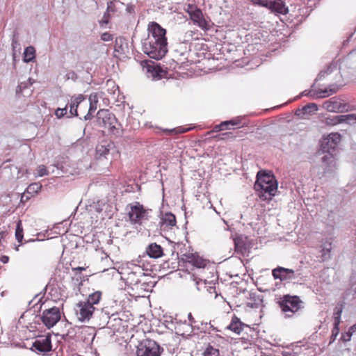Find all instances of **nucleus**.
Returning <instances> with one entry per match:
<instances>
[{
	"instance_id": "42",
	"label": "nucleus",
	"mask_w": 356,
	"mask_h": 356,
	"mask_svg": "<svg viewBox=\"0 0 356 356\" xmlns=\"http://www.w3.org/2000/svg\"><path fill=\"white\" fill-rule=\"evenodd\" d=\"M331 248L330 244H329V247H323L322 249V257L324 259L330 257Z\"/></svg>"
},
{
	"instance_id": "24",
	"label": "nucleus",
	"mask_w": 356,
	"mask_h": 356,
	"mask_svg": "<svg viewBox=\"0 0 356 356\" xmlns=\"http://www.w3.org/2000/svg\"><path fill=\"white\" fill-rule=\"evenodd\" d=\"M147 71L149 76H152L153 79H159L162 77V70L154 65H148L147 67Z\"/></svg>"
},
{
	"instance_id": "12",
	"label": "nucleus",
	"mask_w": 356,
	"mask_h": 356,
	"mask_svg": "<svg viewBox=\"0 0 356 356\" xmlns=\"http://www.w3.org/2000/svg\"><path fill=\"white\" fill-rule=\"evenodd\" d=\"M272 275L275 280L286 281L296 280L300 275V273H296L290 268L278 266L272 270Z\"/></svg>"
},
{
	"instance_id": "2",
	"label": "nucleus",
	"mask_w": 356,
	"mask_h": 356,
	"mask_svg": "<svg viewBox=\"0 0 356 356\" xmlns=\"http://www.w3.org/2000/svg\"><path fill=\"white\" fill-rule=\"evenodd\" d=\"M254 187L261 198L268 200L275 195L277 191V182L273 175L259 172Z\"/></svg>"
},
{
	"instance_id": "3",
	"label": "nucleus",
	"mask_w": 356,
	"mask_h": 356,
	"mask_svg": "<svg viewBox=\"0 0 356 356\" xmlns=\"http://www.w3.org/2000/svg\"><path fill=\"white\" fill-rule=\"evenodd\" d=\"M163 351L154 340L145 339L140 341L137 346V356H160Z\"/></svg>"
},
{
	"instance_id": "17",
	"label": "nucleus",
	"mask_w": 356,
	"mask_h": 356,
	"mask_svg": "<svg viewBox=\"0 0 356 356\" xmlns=\"http://www.w3.org/2000/svg\"><path fill=\"white\" fill-rule=\"evenodd\" d=\"M143 270L138 266H135L133 270L127 274V280L131 285H136L140 282V277L143 275Z\"/></svg>"
},
{
	"instance_id": "58",
	"label": "nucleus",
	"mask_w": 356,
	"mask_h": 356,
	"mask_svg": "<svg viewBox=\"0 0 356 356\" xmlns=\"http://www.w3.org/2000/svg\"><path fill=\"white\" fill-rule=\"evenodd\" d=\"M57 168H60L59 164L56 165Z\"/></svg>"
},
{
	"instance_id": "39",
	"label": "nucleus",
	"mask_w": 356,
	"mask_h": 356,
	"mask_svg": "<svg viewBox=\"0 0 356 356\" xmlns=\"http://www.w3.org/2000/svg\"><path fill=\"white\" fill-rule=\"evenodd\" d=\"M37 173L39 177H42L48 174L46 167L43 165H39L37 168Z\"/></svg>"
},
{
	"instance_id": "32",
	"label": "nucleus",
	"mask_w": 356,
	"mask_h": 356,
	"mask_svg": "<svg viewBox=\"0 0 356 356\" xmlns=\"http://www.w3.org/2000/svg\"><path fill=\"white\" fill-rule=\"evenodd\" d=\"M341 123L346 122L349 124L356 123V114L340 115Z\"/></svg>"
},
{
	"instance_id": "4",
	"label": "nucleus",
	"mask_w": 356,
	"mask_h": 356,
	"mask_svg": "<svg viewBox=\"0 0 356 356\" xmlns=\"http://www.w3.org/2000/svg\"><path fill=\"white\" fill-rule=\"evenodd\" d=\"M97 123L99 127L113 134L117 129L118 120L115 116L108 109H101L97 112Z\"/></svg>"
},
{
	"instance_id": "30",
	"label": "nucleus",
	"mask_w": 356,
	"mask_h": 356,
	"mask_svg": "<svg viewBox=\"0 0 356 356\" xmlns=\"http://www.w3.org/2000/svg\"><path fill=\"white\" fill-rule=\"evenodd\" d=\"M318 110V106L314 103H310L306 106H305L301 110H298L296 112L297 115H300L301 113L304 114L310 113L312 112L316 111Z\"/></svg>"
},
{
	"instance_id": "50",
	"label": "nucleus",
	"mask_w": 356,
	"mask_h": 356,
	"mask_svg": "<svg viewBox=\"0 0 356 356\" xmlns=\"http://www.w3.org/2000/svg\"><path fill=\"white\" fill-rule=\"evenodd\" d=\"M234 244H235V248L236 250L240 251V252L243 251V247L238 241L235 240Z\"/></svg>"
},
{
	"instance_id": "11",
	"label": "nucleus",
	"mask_w": 356,
	"mask_h": 356,
	"mask_svg": "<svg viewBox=\"0 0 356 356\" xmlns=\"http://www.w3.org/2000/svg\"><path fill=\"white\" fill-rule=\"evenodd\" d=\"M52 349L51 335L40 336L32 344L31 350L38 353H48Z\"/></svg>"
},
{
	"instance_id": "55",
	"label": "nucleus",
	"mask_w": 356,
	"mask_h": 356,
	"mask_svg": "<svg viewBox=\"0 0 356 356\" xmlns=\"http://www.w3.org/2000/svg\"><path fill=\"white\" fill-rule=\"evenodd\" d=\"M188 319H189V321H190V322H191V325H192L193 323H195L194 318H193V316H192V314H191V313H189V314H188Z\"/></svg>"
},
{
	"instance_id": "9",
	"label": "nucleus",
	"mask_w": 356,
	"mask_h": 356,
	"mask_svg": "<svg viewBox=\"0 0 356 356\" xmlns=\"http://www.w3.org/2000/svg\"><path fill=\"white\" fill-rule=\"evenodd\" d=\"M95 311V307H92L86 301H80L76 305L75 312L77 318L80 321L90 320Z\"/></svg>"
},
{
	"instance_id": "23",
	"label": "nucleus",
	"mask_w": 356,
	"mask_h": 356,
	"mask_svg": "<svg viewBox=\"0 0 356 356\" xmlns=\"http://www.w3.org/2000/svg\"><path fill=\"white\" fill-rule=\"evenodd\" d=\"M163 225L172 227L176 225V218L172 213H166L161 218Z\"/></svg>"
},
{
	"instance_id": "45",
	"label": "nucleus",
	"mask_w": 356,
	"mask_h": 356,
	"mask_svg": "<svg viewBox=\"0 0 356 356\" xmlns=\"http://www.w3.org/2000/svg\"><path fill=\"white\" fill-rule=\"evenodd\" d=\"M112 2L113 3V4H114V6L118 8L119 11H120L125 6L124 3L120 1V0H113Z\"/></svg>"
},
{
	"instance_id": "35",
	"label": "nucleus",
	"mask_w": 356,
	"mask_h": 356,
	"mask_svg": "<svg viewBox=\"0 0 356 356\" xmlns=\"http://www.w3.org/2000/svg\"><path fill=\"white\" fill-rule=\"evenodd\" d=\"M204 356H220L219 350L216 348H214L211 346H209L206 349L204 353Z\"/></svg>"
},
{
	"instance_id": "41",
	"label": "nucleus",
	"mask_w": 356,
	"mask_h": 356,
	"mask_svg": "<svg viewBox=\"0 0 356 356\" xmlns=\"http://www.w3.org/2000/svg\"><path fill=\"white\" fill-rule=\"evenodd\" d=\"M112 1H110L107 3V12L108 13H115L119 12V10L117 7L114 6V4Z\"/></svg>"
},
{
	"instance_id": "47",
	"label": "nucleus",
	"mask_w": 356,
	"mask_h": 356,
	"mask_svg": "<svg viewBox=\"0 0 356 356\" xmlns=\"http://www.w3.org/2000/svg\"><path fill=\"white\" fill-rule=\"evenodd\" d=\"M135 6L131 3H128L126 5V11L129 14H132L134 13Z\"/></svg>"
},
{
	"instance_id": "22",
	"label": "nucleus",
	"mask_w": 356,
	"mask_h": 356,
	"mask_svg": "<svg viewBox=\"0 0 356 356\" xmlns=\"http://www.w3.org/2000/svg\"><path fill=\"white\" fill-rule=\"evenodd\" d=\"M341 141V135L338 133H331L326 138H323V147L327 143H330V145L337 147V145Z\"/></svg>"
},
{
	"instance_id": "1",
	"label": "nucleus",
	"mask_w": 356,
	"mask_h": 356,
	"mask_svg": "<svg viewBox=\"0 0 356 356\" xmlns=\"http://www.w3.org/2000/svg\"><path fill=\"white\" fill-rule=\"evenodd\" d=\"M147 37L142 42L143 51L149 58L160 60L168 52L166 31L158 23L149 24Z\"/></svg>"
},
{
	"instance_id": "53",
	"label": "nucleus",
	"mask_w": 356,
	"mask_h": 356,
	"mask_svg": "<svg viewBox=\"0 0 356 356\" xmlns=\"http://www.w3.org/2000/svg\"><path fill=\"white\" fill-rule=\"evenodd\" d=\"M349 332H350L352 334L356 332V324H354L353 325H352L350 328H349V330H348Z\"/></svg>"
},
{
	"instance_id": "57",
	"label": "nucleus",
	"mask_w": 356,
	"mask_h": 356,
	"mask_svg": "<svg viewBox=\"0 0 356 356\" xmlns=\"http://www.w3.org/2000/svg\"><path fill=\"white\" fill-rule=\"evenodd\" d=\"M210 290H213V291H215V289H213L212 287H210Z\"/></svg>"
},
{
	"instance_id": "38",
	"label": "nucleus",
	"mask_w": 356,
	"mask_h": 356,
	"mask_svg": "<svg viewBox=\"0 0 356 356\" xmlns=\"http://www.w3.org/2000/svg\"><path fill=\"white\" fill-rule=\"evenodd\" d=\"M270 0H254V3L269 9Z\"/></svg>"
},
{
	"instance_id": "10",
	"label": "nucleus",
	"mask_w": 356,
	"mask_h": 356,
	"mask_svg": "<svg viewBox=\"0 0 356 356\" xmlns=\"http://www.w3.org/2000/svg\"><path fill=\"white\" fill-rule=\"evenodd\" d=\"M60 319V312L58 307H54L42 312V321L48 328L54 327Z\"/></svg>"
},
{
	"instance_id": "37",
	"label": "nucleus",
	"mask_w": 356,
	"mask_h": 356,
	"mask_svg": "<svg viewBox=\"0 0 356 356\" xmlns=\"http://www.w3.org/2000/svg\"><path fill=\"white\" fill-rule=\"evenodd\" d=\"M32 83L33 82L31 81V78H29L26 82H21L17 88V92H18V90L22 91V90H24L29 86L32 85Z\"/></svg>"
},
{
	"instance_id": "16",
	"label": "nucleus",
	"mask_w": 356,
	"mask_h": 356,
	"mask_svg": "<svg viewBox=\"0 0 356 356\" xmlns=\"http://www.w3.org/2000/svg\"><path fill=\"white\" fill-rule=\"evenodd\" d=\"M269 9L277 14L286 15L289 8L282 0H270Z\"/></svg>"
},
{
	"instance_id": "43",
	"label": "nucleus",
	"mask_w": 356,
	"mask_h": 356,
	"mask_svg": "<svg viewBox=\"0 0 356 356\" xmlns=\"http://www.w3.org/2000/svg\"><path fill=\"white\" fill-rule=\"evenodd\" d=\"M113 35L108 32L104 33L101 35V39L105 42L111 41L113 40Z\"/></svg>"
},
{
	"instance_id": "31",
	"label": "nucleus",
	"mask_w": 356,
	"mask_h": 356,
	"mask_svg": "<svg viewBox=\"0 0 356 356\" xmlns=\"http://www.w3.org/2000/svg\"><path fill=\"white\" fill-rule=\"evenodd\" d=\"M24 234H23V227L22 221L19 220L17 222L16 229H15V238L16 240L19 243H22L23 240Z\"/></svg>"
},
{
	"instance_id": "40",
	"label": "nucleus",
	"mask_w": 356,
	"mask_h": 356,
	"mask_svg": "<svg viewBox=\"0 0 356 356\" xmlns=\"http://www.w3.org/2000/svg\"><path fill=\"white\" fill-rule=\"evenodd\" d=\"M67 107L66 106L65 107H64L63 108H58L56 111L55 114L57 116V118H60L63 117L65 114H67Z\"/></svg>"
},
{
	"instance_id": "34",
	"label": "nucleus",
	"mask_w": 356,
	"mask_h": 356,
	"mask_svg": "<svg viewBox=\"0 0 356 356\" xmlns=\"http://www.w3.org/2000/svg\"><path fill=\"white\" fill-rule=\"evenodd\" d=\"M191 279L195 282L197 291H200L202 287H206V280L197 278L194 275H190Z\"/></svg>"
},
{
	"instance_id": "27",
	"label": "nucleus",
	"mask_w": 356,
	"mask_h": 356,
	"mask_svg": "<svg viewBox=\"0 0 356 356\" xmlns=\"http://www.w3.org/2000/svg\"><path fill=\"white\" fill-rule=\"evenodd\" d=\"M35 57V50L32 46H29L24 49V61L25 63H29L34 60Z\"/></svg>"
},
{
	"instance_id": "18",
	"label": "nucleus",
	"mask_w": 356,
	"mask_h": 356,
	"mask_svg": "<svg viewBox=\"0 0 356 356\" xmlns=\"http://www.w3.org/2000/svg\"><path fill=\"white\" fill-rule=\"evenodd\" d=\"M242 117H237L230 120L222 122L220 124L216 125L213 127V132H218L222 130L229 129V125L232 126H239L241 124Z\"/></svg>"
},
{
	"instance_id": "25",
	"label": "nucleus",
	"mask_w": 356,
	"mask_h": 356,
	"mask_svg": "<svg viewBox=\"0 0 356 356\" xmlns=\"http://www.w3.org/2000/svg\"><path fill=\"white\" fill-rule=\"evenodd\" d=\"M102 293L100 291H95L92 293L90 294L87 300L85 301L86 302H88V304L92 305V307H95L99 302L102 298Z\"/></svg>"
},
{
	"instance_id": "13",
	"label": "nucleus",
	"mask_w": 356,
	"mask_h": 356,
	"mask_svg": "<svg viewBox=\"0 0 356 356\" xmlns=\"http://www.w3.org/2000/svg\"><path fill=\"white\" fill-rule=\"evenodd\" d=\"M339 88L336 86H331L328 89H325L323 90L316 91L313 89L310 90H305L301 92L297 98L300 97L301 96H309L312 99L317 98H323L328 97L335 92H337Z\"/></svg>"
},
{
	"instance_id": "29",
	"label": "nucleus",
	"mask_w": 356,
	"mask_h": 356,
	"mask_svg": "<svg viewBox=\"0 0 356 356\" xmlns=\"http://www.w3.org/2000/svg\"><path fill=\"white\" fill-rule=\"evenodd\" d=\"M343 303L338 304L334 311V325H336V328L337 329V326L339 325L341 322V316L343 312Z\"/></svg>"
},
{
	"instance_id": "56",
	"label": "nucleus",
	"mask_w": 356,
	"mask_h": 356,
	"mask_svg": "<svg viewBox=\"0 0 356 356\" xmlns=\"http://www.w3.org/2000/svg\"><path fill=\"white\" fill-rule=\"evenodd\" d=\"M84 270H85V268H83V267H77V268H73V270H76V271H82Z\"/></svg>"
},
{
	"instance_id": "5",
	"label": "nucleus",
	"mask_w": 356,
	"mask_h": 356,
	"mask_svg": "<svg viewBox=\"0 0 356 356\" xmlns=\"http://www.w3.org/2000/svg\"><path fill=\"white\" fill-rule=\"evenodd\" d=\"M129 207L128 216L131 223L141 225L144 220H148V210L143 204L136 202Z\"/></svg>"
},
{
	"instance_id": "15",
	"label": "nucleus",
	"mask_w": 356,
	"mask_h": 356,
	"mask_svg": "<svg viewBox=\"0 0 356 356\" xmlns=\"http://www.w3.org/2000/svg\"><path fill=\"white\" fill-rule=\"evenodd\" d=\"M181 259L198 268H204L207 264L206 260L193 253H186L182 254Z\"/></svg>"
},
{
	"instance_id": "21",
	"label": "nucleus",
	"mask_w": 356,
	"mask_h": 356,
	"mask_svg": "<svg viewBox=\"0 0 356 356\" xmlns=\"http://www.w3.org/2000/svg\"><path fill=\"white\" fill-rule=\"evenodd\" d=\"M247 326L248 325L242 323L237 316H234L232 317L230 324L228 326V329H229L236 334H240L243 330V327Z\"/></svg>"
},
{
	"instance_id": "28",
	"label": "nucleus",
	"mask_w": 356,
	"mask_h": 356,
	"mask_svg": "<svg viewBox=\"0 0 356 356\" xmlns=\"http://www.w3.org/2000/svg\"><path fill=\"white\" fill-rule=\"evenodd\" d=\"M111 146L112 144L107 143L98 145L96 147L97 154L100 156H105L108 154Z\"/></svg>"
},
{
	"instance_id": "54",
	"label": "nucleus",
	"mask_w": 356,
	"mask_h": 356,
	"mask_svg": "<svg viewBox=\"0 0 356 356\" xmlns=\"http://www.w3.org/2000/svg\"><path fill=\"white\" fill-rule=\"evenodd\" d=\"M283 356H296L294 353L292 352H284Z\"/></svg>"
},
{
	"instance_id": "26",
	"label": "nucleus",
	"mask_w": 356,
	"mask_h": 356,
	"mask_svg": "<svg viewBox=\"0 0 356 356\" xmlns=\"http://www.w3.org/2000/svg\"><path fill=\"white\" fill-rule=\"evenodd\" d=\"M89 102L90 107L88 113L84 116L85 120H90L92 118V113L97 109V99H96V96H90Z\"/></svg>"
},
{
	"instance_id": "7",
	"label": "nucleus",
	"mask_w": 356,
	"mask_h": 356,
	"mask_svg": "<svg viewBox=\"0 0 356 356\" xmlns=\"http://www.w3.org/2000/svg\"><path fill=\"white\" fill-rule=\"evenodd\" d=\"M301 302L300 298L296 296L285 295L280 298L279 305L284 313L294 314L300 309Z\"/></svg>"
},
{
	"instance_id": "46",
	"label": "nucleus",
	"mask_w": 356,
	"mask_h": 356,
	"mask_svg": "<svg viewBox=\"0 0 356 356\" xmlns=\"http://www.w3.org/2000/svg\"><path fill=\"white\" fill-rule=\"evenodd\" d=\"M352 334L350 332H349L348 331L346 333H343L341 337V339L344 341V342H347V341H349L351 339V337H352Z\"/></svg>"
},
{
	"instance_id": "49",
	"label": "nucleus",
	"mask_w": 356,
	"mask_h": 356,
	"mask_svg": "<svg viewBox=\"0 0 356 356\" xmlns=\"http://www.w3.org/2000/svg\"><path fill=\"white\" fill-rule=\"evenodd\" d=\"M18 46H19V43H18V40H17V38H15V36L14 35L13 36V38L12 40V47H13V49H16Z\"/></svg>"
},
{
	"instance_id": "20",
	"label": "nucleus",
	"mask_w": 356,
	"mask_h": 356,
	"mask_svg": "<svg viewBox=\"0 0 356 356\" xmlns=\"http://www.w3.org/2000/svg\"><path fill=\"white\" fill-rule=\"evenodd\" d=\"M84 100L85 97L83 95L72 97L70 103V113L71 115L78 116L77 108Z\"/></svg>"
},
{
	"instance_id": "51",
	"label": "nucleus",
	"mask_w": 356,
	"mask_h": 356,
	"mask_svg": "<svg viewBox=\"0 0 356 356\" xmlns=\"http://www.w3.org/2000/svg\"><path fill=\"white\" fill-rule=\"evenodd\" d=\"M119 41L121 42H122V38H120V39H117L115 40V50L117 51H119V49L121 48L122 45L120 44V46L118 45L119 44Z\"/></svg>"
},
{
	"instance_id": "36",
	"label": "nucleus",
	"mask_w": 356,
	"mask_h": 356,
	"mask_svg": "<svg viewBox=\"0 0 356 356\" xmlns=\"http://www.w3.org/2000/svg\"><path fill=\"white\" fill-rule=\"evenodd\" d=\"M326 122L327 124H332V125L341 123L340 115H336V116H334L333 118H327Z\"/></svg>"
},
{
	"instance_id": "14",
	"label": "nucleus",
	"mask_w": 356,
	"mask_h": 356,
	"mask_svg": "<svg viewBox=\"0 0 356 356\" xmlns=\"http://www.w3.org/2000/svg\"><path fill=\"white\" fill-rule=\"evenodd\" d=\"M323 106L329 112L341 113L347 111V105L339 101L336 97H332L325 102Z\"/></svg>"
},
{
	"instance_id": "19",
	"label": "nucleus",
	"mask_w": 356,
	"mask_h": 356,
	"mask_svg": "<svg viewBox=\"0 0 356 356\" xmlns=\"http://www.w3.org/2000/svg\"><path fill=\"white\" fill-rule=\"evenodd\" d=\"M147 254L154 259L161 257L163 255V248L156 243L149 244L146 250Z\"/></svg>"
},
{
	"instance_id": "33",
	"label": "nucleus",
	"mask_w": 356,
	"mask_h": 356,
	"mask_svg": "<svg viewBox=\"0 0 356 356\" xmlns=\"http://www.w3.org/2000/svg\"><path fill=\"white\" fill-rule=\"evenodd\" d=\"M42 185L40 183H33L27 187V193L31 194H37L40 191Z\"/></svg>"
},
{
	"instance_id": "44",
	"label": "nucleus",
	"mask_w": 356,
	"mask_h": 356,
	"mask_svg": "<svg viewBox=\"0 0 356 356\" xmlns=\"http://www.w3.org/2000/svg\"><path fill=\"white\" fill-rule=\"evenodd\" d=\"M332 72L331 67H328L325 71H321L317 77V80H321L323 77H324L326 74H330Z\"/></svg>"
},
{
	"instance_id": "52",
	"label": "nucleus",
	"mask_w": 356,
	"mask_h": 356,
	"mask_svg": "<svg viewBox=\"0 0 356 356\" xmlns=\"http://www.w3.org/2000/svg\"><path fill=\"white\" fill-rule=\"evenodd\" d=\"M0 261L3 263V264H6L9 261V257L8 256H6V255H3V256H1L0 257Z\"/></svg>"
},
{
	"instance_id": "48",
	"label": "nucleus",
	"mask_w": 356,
	"mask_h": 356,
	"mask_svg": "<svg viewBox=\"0 0 356 356\" xmlns=\"http://www.w3.org/2000/svg\"><path fill=\"white\" fill-rule=\"evenodd\" d=\"M339 326H337V330L336 325H334V328L332 330V341H334L336 337L339 334Z\"/></svg>"
},
{
	"instance_id": "6",
	"label": "nucleus",
	"mask_w": 356,
	"mask_h": 356,
	"mask_svg": "<svg viewBox=\"0 0 356 356\" xmlns=\"http://www.w3.org/2000/svg\"><path fill=\"white\" fill-rule=\"evenodd\" d=\"M325 147H323V140L321 144V149L326 154L322 157V166L325 172H330L336 168V162L333 156L336 148L332 147V145L331 146L330 143L325 145Z\"/></svg>"
},
{
	"instance_id": "8",
	"label": "nucleus",
	"mask_w": 356,
	"mask_h": 356,
	"mask_svg": "<svg viewBox=\"0 0 356 356\" xmlns=\"http://www.w3.org/2000/svg\"><path fill=\"white\" fill-rule=\"evenodd\" d=\"M186 11L189 15L191 20L195 24L198 26L202 30H209V25L207 21L204 19L203 13L200 8L193 5H188Z\"/></svg>"
}]
</instances>
